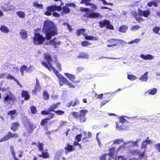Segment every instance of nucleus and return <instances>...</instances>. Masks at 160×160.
Segmentation results:
<instances>
[{
    "label": "nucleus",
    "instance_id": "nucleus-32",
    "mask_svg": "<svg viewBox=\"0 0 160 160\" xmlns=\"http://www.w3.org/2000/svg\"><path fill=\"white\" fill-rule=\"evenodd\" d=\"M128 27L126 25H122L120 26L119 28V31L122 32H125L128 29Z\"/></svg>",
    "mask_w": 160,
    "mask_h": 160
},
{
    "label": "nucleus",
    "instance_id": "nucleus-22",
    "mask_svg": "<svg viewBox=\"0 0 160 160\" xmlns=\"http://www.w3.org/2000/svg\"><path fill=\"white\" fill-rule=\"evenodd\" d=\"M89 18H95L102 17V16L100 13L97 12H91L89 14L88 16Z\"/></svg>",
    "mask_w": 160,
    "mask_h": 160
},
{
    "label": "nucleus",
    "instance_id": "nucleus-40",
    "mask_svg": "<svg viewBox=\"0 0 160 160\" xmlns=\"http://www.w3.org/2000/svg\"><path fill=\"white\" fill-rule=\"evenodd\" d=\"M147 5L149 7H151L152 5L155 7H157L158 6V4L156 2L151 1L148 2L147 4Z\"/></svg>",
    "mask_w": 160,
    "mask_h": 160
},
{
    "label": "nucleus",
    "instance_id": "nucleus-46",
    "mask_svg": "<svg viewBox=\"0 0 160 160\" xmlns=\"http://www.w3.org/2000/svg\"><path fill=\"white\" fill-rule=\"evenodd\" d=\"M36 126L35 124H33L31 122L29 124V128L32 131L31 133H32L33 130L36 128Z\"/></svg>",
    "mask_w": 160,
    "mask_h": 160
},
{
    "label": "nucleus",
    "instance_id": "nucleus-34",
    "mask_svg": "<svg viewBox=\"0 0 160 160\" xmlns=\"http://www.w3.org/2000/svg\"><path fill=\"white\" fill-rule=\"evenodd\" d=\"M0 30L3 33H8L9 32V30L6 26L2 25L0 28Z\"/></svg>",
    "mask_w": 160,
    "mask_h": 160
},
{
    "label": "nucleus",
    "instance_id": "nucleus-55",
    "mask_svg": "<svg viewBox=\"0 0 160 160\" xmlns=\"http://www.w3.org/2000/svg\"><path fill=\"white\" fill-rule=\"evenodd\" d=\"M82 136V134H78L76 136L75 138L78 142H80L81 140Z\"/></svg>",
    "mask_w": 160,
    "mask_h": 160
},
{
    "label": "nucleus",
    "instance_id": "nucleus-10",
    "mask_svg": "<svg viewBox=\"0 0 160 160\" xmlns=\"http://www.w3.org/2000/svg\"><path fill=\"white\" fill-rule=\"evenodd\" d=\"M146 152V150H144L143 152H141L139 150L135 149L131 150L130 152L131 154L132 155L135 156L138 155V159L141 160L144 157Z\"/></svg>",
    "mask_w": 160,
    "mask_h": 160
},
{
    "label": "nucleus",
    "instance_id": "nucleus-37",
    "mask_svg": "<svg viewBox=\"0 0 160 160\" xmlns=\"http://www.w3.org/2000/svg\"><path fill=\"white\" fill-rule=\"evenodd\" d=\"M27 67L25 65H22L21 66L20 68V71L22 75H23L24 71H26V72H28V70H27Z\"/></svg>",
    "mask_w": 160,
    "mask_h": 160
},
{
    "label": "nucleus",
    "instance_id": "nucleus-1",
    "mask_svg": "<svg viewBox=\"0 0 160 160\" xmlns=\"http://www.w3.org/2000/svg\"><path fill=\"white\" fill-rule=\"evenodd\" d=\"M42 30L45 34V38L39 33H34L33 40L34 44L39 45L42 44L45 40V38L50 40L53 36L58 34L56 25L52 22L46 20L44 22Z\"/></svg>",
    "mask_w": 160,
    "mask_h": 160
},
{
    "label": "nucleus",
    "instance_id": "nucleus-21",
    "mask_svg": "<svg viewBox=\"0 0 160 160\" xmlns=\"http://www.w3.org/2000/svg\"><path fill=\"white\" fill-rule=\"evenodd\" d=\"M62 11L61 12V15H64L65 14H68L70 13L71 10L67 6H64L62 8Z\"/></svg>",
    "mask_w": 160,
    "mask_h": 160
},
{
    "label": "nucleus",
    "instance_id": "nucleus-47",
    "mask_svg": "<svg viewBox=\"0 0 160 160\" xmlns=\"http://www.w3.org/2000/svg\"><path fill=\"white\" fill-rule=\"evenodd\" d=\"M33 6L34 7L39 8L40 9H42L43 8V5L41 4H38V2H34L33 3Z\"/></svg>",
    "mask_w": 160,
    "mask_h": 160
},
{
    "label": "nucleus",
    "instance_id": "nucleus-33",
    "mask_svg": "<svg viewBox=\"0 0 160 160\" xmlns=\"http://www.w3.org/2000/svg\"><path fill=\"white\" fill-rule=\"evenodd\" d=\"M78 58L88 59V55L86 53L81 52L77 57Z\"/></svg>",
    "mask_w": 160,
    "mask_h": 160
},
{
    "label": "nucleus",
    "instance_id": "nucleus-26",
    "mask_svg": "<svg viewBox=\"0 0 160 160\" xmlns=\"http://www.w3.org/2000/svg\"><path fill=\"white\" fill-rule=\"evenodd\" d=\"M140 57L144 60H151L153 58V56L150 54H147L144 55L143 54H141L140 55Z\"/></svg>",
    "mask_w": 160,
    "mask_h": 160
},
{
    "label": "nucleus",
    "instance_id": "nucleus-52",
    "mask_svg": "<svg viewBox=\"0 0 160 160\" xmlns=\"http://www.w3.org/2000/svg\"><path fill=\"white\" fill-rule=\"evenodd\" d=\"M140 28V27L138 25H134L132 27L131 29L132 31H134Z\"/></svg>",
    "mask_w": 160,
    "mask_h": 160
},
{
    "label": "nucleus",
    "instance_id": "nucleus-45",
    "mask_svg": "<svg viewBox=\"0 0 160 160\" xmlns=\"http://www.w3.org/2000/svg\"><path fill=\"white\" fill-rule=\"evenodd\" d=\"M30 110L31 113L33 114L36 113L37 112L36 107L33 106H31Z\"/></svg>",
    "mask_w": 160,
    "mask_h": 160
},
{
    "label": "nucleus",
    "instance_id": "nucleus-60",
    "mask_svg": "<svg viewBox=\"0 0 160 160\" xmlns=\"http://www.w3.org/2000/svg\"><path fill=\"white\" fill-rule=\"evenodd\" d=\"M80 10L82 12H87L90 10L89 8L81 7L80 8Z\"/></svg>",
    "mask_w": 160,
    "mask_h": 160
},
{
    "label": "nucleus",
    "instance_id": "nucleus-24",
    "mask_svg": "<svg viewBox=\"0 0 160 160\" xmlns=\"http://www.w3.org/2000/svg\"><path fill=\"white\" fill-rule=\"evenodd\" d=\"M46 152L42 151V154H39L38 156L40 157L43 158H48L50 157L49 153L48 152V150L46 149Z\"/></svg>",
    "mask_w": 160,
    "mask_h": 160
},
{
    "label": "nucleus",
    "instance_id": "nucleus-14",
    "mask_svg": "<svg viewBox=\"0 0 160 160\" xmlns=\"http://www.w3.org/2000/svg\"><path fill=\"white\" fill-rule=\"evenodd\" d=\"M65 153L67 154L68 152H71L75 150V148L72 145H70L69 143L66 144V146L64 148Z\"/></svg>",
    "mask_w": 160,
    "mask_h": 160
},
{
    "label": "nucleus",
    "instance_id": "nucleus-25",
    "mask_svg": "<svg viewBox=\"0 0 160 160\" xmlns=\"http://www.w3.org/2000/svg\"><path fill=\"white\" fill-rule=\"evenodd\" d=\"M83 35L84 37L87 40L96 41L98 40V38L96 37L88 35L86 33H84Z\"/></svg>",
    "mask_w": 160,
    "mask_h": 160
},
{
    "label": "nucleus",
    "instance_id": "nucleus-42",
    "mask_svg": "<svg viewBox=\"0 0 160 160\" xmlns=\"http://www.w3.org/2000/svg\"><path fill=\"white\" fill-rule=\"evenodd\" d=\"M109 97L110 96L109 95H106L105 96V98H109V99L108 100H103L101 101V105L103 106L108 102L110 100V99L109 98Z\"/></svg>",
    "mask_w": 160,
    "mask_h": 160
},
{
    "label": "nucleus",
    "instance_id": "nucleus-49",
    "mask_svg": "<svg viewBox=\"0 0 160 160\" xmlns=\"http://www.w3.org/2000/svg\"><path fill=\"white\" fill-rule=\"evenodd\" d=\"M57 58H56V60L55 61V62L57 64L56 65V67L58 69V70L60 71H61L62 70V68L61 67V64L58 62H57Z\"/></svg>",
    "mask_w": 160,
    "mask_h": 160
},
{
    "label": "nucleus",
    "instance_id": "nucleus-30",
    "mask_svg": "<svg viewBox=\"0 0 160 160\" xmlns=\"http://www.w3.org/2000/svg\"><path fill=\"white\" fill-rule=\"evenodd\" d=\"M148 72H145L143 75L141 76L139 78V79L143 82H146L148 79Z\"/></svg>",
    "mask_w": 160,
    "mask_h": 160
},
{
    "label": "nucleus",
    "instance_id": "nucleus-31",
    "mask_svg": "<svg viewBox=\"0 0 160 160\" xmlns=\"http://www.w3.org/2000/svg\"><path fill=\"white\" fill-rule=\"evenodd\" d=\"M157 91V89L156 88H154L152 89L148 90L145 92V93H148L151 95H154L156 93Z\"/></svg>",
    "mask_w": 160,
    "mask_h": 160
},
{
    "label": "nucleus",
    "instance_id": "nucleus-20",
    "mask_svg": "<svg viewBox=\"0 0 160 160\" xmlns=\"http://www.w3.org/2000/svg\"><path fill=\"white\" fill-rule=\"evenodd\" d=\"M19 124L18 122H15L12 123L10 127V129L14 132H16L18 130Z\"/></svg>",
    "mask_w": 160,
    "mask_h": 160
},
{
    "label": "nucleus",
    "instance_id": "nucleus-58",
    "mask_svg": "<svg viewBox=\"0 0 160 160\" xmlns=\"http://www.w3.org/2000/svg\"><path fill=\"white\" fill-rule=\"evenodd\" d=\"M127 120L123 117H121L119 118V122L120 123L123 124Z\"/></svg>",
    "mask_w": 160,
    "mask_h": 160
},
{
    "label": "nucleus",
    "instance_id": "nucleus-51",
    "mask_svg": "<svg viewBox=\"0 0 160 160\" xmlns=\"http://www.w3.org/2000/svg\"><path fill=\"white\" fill-rule=\"evenodd\" d=\"M81 44L83 47H86L90 45L91 43L88 41H84L82 42Z\"/></svg>",
    "mask_w": 160,
    "mask_h": 160
},
{
    "label": "nucleus",
    "instance_id": "nucleus-50",
    "mask_svg": "<svg viewBox=\"0 0 160 160\" xmlns=\"http://www.w3.org/2000/svg\"><path fill=\"white\" fill-rule=\"evenodd\" d=\"M17 112L16 110H13L10 111L8 112L7 114L8 115L12 116L15 114Z\"/></svg>",
    "mask_w": 160,
    "mask_h": 160
},
{
    "label": "nucleus",
    "instance_id": "nucleus-62",
    "mask_svg": "<svg viewBox=\"0 0 160 160\" xmlns=\"http://www.w3.org/2000/svg\"><path fill=\"white\" fill-rule=\"evenodd\" d=\"M67 6L68 7H72L75 8L76 7V5L73 3H68L67 5Z\"/></svg>",
    "mask_w": 160,
    "mask_h": 160
},
{
    "label": "nucleus",
    "instance_id": "nucleus-56",
    "mask_svg": "<svg viewBox=\"0 0 160 160\" xmlns=\"http://www.w3.org/2000/svg\"><path fill=\"white\" fill-rule=\"evenodd\" d=\"M116 160H126V158L123 156H119L116 158Z\"/></svg>",
    "mask_w": 160,
    "mask_h": 160
},
{
    "label": "nucleus",
    "instance_id": "nucleus-7",
    "mask_svg": "<svg viewBox=\"0 0 160 160\" xmlns=\"http://www.w3.org/2000/svg\"><path fill=\"white\" fill-rule=\"evenodd\" d=\"M56 75L59 79V83L60 86H62L63 85H67L69 88H75V86L62 74L58 73Z\"/></svg>",
    "mask_w": 160,
    "mask_h": 160
},
{
    "label": "nucleus",
    "instance_id": "nucleus-36",
    "mask_svg": "<svg viewBox=\"0 0 160 160\" xmlns=\"http://www.w3.org/2000/svg\"><path fill=\"white\" fill-rule=\"evenodd\" d=\"M42 96L44 100H48L49 99V95L47 91H43L42 92Z\"/></svg>",
    "mask_w": 160,
    "mask_h": 160
},
{
    "label": "nucleus",
    "instance_id": "nucleus-13",
    "mask_svg": "<svg viewBox=\"0 0 160 160\" xmlns=\"http://www.w3.org/2000/svg\"><path fill=\"white\" fill-rule=\"evenodd\" d=\"M147 139L143 141L141 144L140 148L141 149H144L145 150L147 147V144H150L152 142L151 140L148 139L149 137H147Z\"/></svg>",
    "mask_w": 160,
    "mask_h": 160
},
{
    "label": "nucleus",
    "instance_id": "nucleus-59",
    "mask_svg": "<svg viewBox=\"0 0 160 160\" xmlns=\"http://www.w3.org/2000/svg\"><path fill=\"white\" fill-rule=\"evenodd\" d=\"M88 5L89 6H90L92 7V8L94 9H97L98 8L97 6L96 5L93 4L92 3H90V4H88Z\"/></svg>",
    "mask_w": 160,
    "mask_h": 160
},
{
    "label": "nucleus",
    "instance_id": "nucleus-23",
    "mask_svg": "<svg viewBox=\"0 0 160 160\" xmlns=\"http://www.w3.org/2000/svg\"><path fill=\"white\" fill-rule=\"evenodd\" d=\"M41 114L42 115H49L50 117L48 118H53L55 116V114L51 112L50 111H49L48 110L47 111L44 110L42 111L41 112Z\"/></svg>",
    "mask_w": 160,
    "mask_h": 160
},
{
    "label": "nucleus",
    "instance_id": "nucleus-17",
    "mask_svg": "<svg viewBox=\"0 0 160 160\" xmlns=\"http://www.w3.org/2000/svg\"><path fill=\"white\" fill-rule=\"evenodd\" d=\"M60 104L61 102H59L52 104L49 106L48 108V110L50 112H55L56 111H55L54 110L57 108Z\"/></svg>",
    "mask_w": 160,
    "mask_h": 160
},
{
    "label": "nucleus",
    "instance_id": "nucleus-18",
    "mask_svg": "<svg viewBox=\"0 0 160 160\" xmlns=\"http://www.w3.org/2000/svg\"><path fill=\"white\" fill-rule=\"evenodd\" d=\"M50 44L54 46V48H56L58 46L61 44V42L57 39L56 37H54L51 40H50Z\"/></svg>",
    "mask_w": 160,
    "mask_h": 160
},
{
    "label": "nucleus",
    "instance_id": "nucleus-8",
    "mask_svg": "<svg viewBox=\"0 0 160 160\" xmlns=\"http://www.w3.org/2000/svg\"><path fill=\"white\" fill-rule=\"evenodd\" d=\"M18 137V134L16 132L12 133L10 131H9L8 132L7 134L0 139V142L8 141L11 138H17Z\"/></svg>",
    "mask_w": 160,
    "mask_h": 160
},
{
    "label": "nucleus",
    "instance_id": "nucleus-63",
    "mask_svg": "<svg viewBox=\"0 0 160 160\" xmlns=\"http://www.w3.org/2000/svg\"><path fill=\"white\" fill-rule=\"evenodd\" d=\"M155 146L158 152H160V143H158L157 144H155Z\"/></svg>",
    "mask_w": 160,
    "mask_h": 160
},
{
    "label": "nucleus",
    "instance_id": "nucleus-16",
    "mask_svg": "<svg viewBox=\"0 0 160 160\" xmlns=\"http://www.w3.org/2000/svg\"><path fill=\"white\" fill-rule=\"evenodd\" d=\"M79 104V100L76 98L74 101H71L69 102L67 104L66 106L68 108H70L71 107H74Z\"/></svg>",
    "mask_w": 160,
    "mask_h": 160
},
{
    "label": "nucleus",
    "instance_id": "nucleus-2",
    "mask_svg": "<svg viewBox=\"0 0 160 160\" xmlns=\"http://www.w3.org/2000/svg\"><path fill=\"white\" fill-rule=\"evenodd\" d=\"M138 12L136 11L132 12V15L135 18L136 21L139 22L141 21H144V19L142 17V16L147 18L151 14V11L149 9L143 10L138 8Z\"/></svg>",
    "mask_w": 160,
    "mask_h": 160
},
{
    "label": "nucleus",
    "instance_id": "nucleus-44",
    "mask_svg": "<svg viewBox=\"0 0 160 160\" xmlns=\"http://www.w3.org/2000/svg\"><path fill=\"white\" fill-rule=\"evenodd\" d=\"M44 144L42 143L39 142L38 144L37 147L38 148V150L40 151L43 150V147Z\"/></svg>",
    "mask_w": 160,
    "mask_h": 160
},
{
    "label": "nucleus",
    "instance_id": "nucleus-5",
    "mask_svg": "<svg viewBox=\"0 0 160 160\" xmlns=\"http://www.w3.org/2000/svg\"><path fill=\"white\" fill-rule=\"evenodd\" d=\"M79 113L78 112H73L71 113L75 118L79 121L80 123L85 122L87 120L86 114L88 112L87 110H81L79 111Z\"/></svg>",
    "mask_w": 160,
    "mask_h": 160
},
{
    "label": "nucleus",
    "instance_id": "nucleus-12",
    "mask_svg": "<svg viewBox=\"0 0 160 160\" xmlns=\"http://www.w3.org/2000/svg\"><path fill=\"white\" fill-rule=\"evenodd\" d=\"M64 74L70 81L74 83H77L80 82V80L75 81H74L76 79V77L73 74H70L67 72L64 73Z\"/></svg>",
    "mask_w": 160,
    "mask_h": 160
},
{
    "label": "nucleus",
    "instance_id": "nucleus-15",
    "mask_svg": "<svg viewBox=\"0 0 160 160\" xmlns=\"http://www.w3.org/2000/svg\"><path fill=\"white\" fill-rule=\"evenodd\" d=\"M36 83L35 88L32 91V93L33 94H35L38 91H40L41 89L40 84L38 78H36Z\"/></svg>",
    "mask_w": 160,
    "mask_h": 160
},
{
    "label": "nucleus",
    "instance_id": "nucleus-27",
    "mask_svg": "<svg viewBox=\"0 0 160 160\" xmlns=\"http://www.w3.org/2000/svg\"><path fill=\"white\" fill-rule=\"evenodd\" d=\"M20 34L21 38L23 39H26L28 38L27 32L24 29H22L20 32Z\"/></svg>",
    "mask_w": 160,
    "mask_h": 160
},
{
    "label": "nucleus",
    "instance_id": "nucleus-61",
    "mask_svg": "<svg viewBox=\"0 0 160 160\" xmlns=\"http://www.w3.org/2000/svg\"><path fill=\"white\" fill-rule=\"evenodd\" d=\"M7 78L8 79H13L14 81H15V80L16 79L14 78L13 76H12L10 74H8L7 77Z\"/></svg>",
    "mask_w": 160,
    "mask_h": 160
},
{
    "label": "nucleus",
    "instance_id": "nucleus-35",
    "mask_svg": "<svg viewBox=\"0 0 160 160\" xmlns=\"http://www.w3.org/2000/svg\"><path fill=\"white\" fill-rule=\"evenodd\" d=\"M52 119L50 118H47L42 119L40 122L41 125L42 126H44L46 125L48 122V120Z\"/></svg>",
    "mask_w": 160,
    "mask_h": 160
},
{
    "label": "nucleus",
    "instance_id": "nucleus-43",
    "mask_svg": "<svg viewBox=\"0 0 160 160\" xmlns=\"http://www.w3.org/2000/svg\"><path fill=\"white\" fill-rule=\"evenodd\" d=\"M128 78L131 81L137 79V77L133 75L128 74Z\"/></svg>",
    "mask_w": 160,
    "mask_h": 160
},
{
    "label": "nucleus",
    "instance_id": "nucleus-39",
    "mask_svg": "<svg viewBox=\"0 0 160 160\" xmlns=\"http://www.w3.org/2000/svg\"><path fill=\"white\" fill-rule=\"evenodd\" d=\"M16 13L20 18H24L25 17V14L23 12L19 11L17 12Z\"/></svg>",
    "mask_w": 160,
    "mask_h": 160
},
{
    "label": "nucleus",
    "instance_id": "nucleus-3",
    "mask_svg": "<svg viewBox=\"0 0 160 160\" xmlns=\"http://www.w3.org/2000/svg\"><path fill=\"white\" fill-rule=\"evenodd\" d=\"M62 7L60 6H57L55 5H52L46 8L47 11L44 12L45 15L47 16H50L52 15L53 16L56 18H59L60 15L57 12L56 10L60 12L62 10Z\"/></svg>",
    "mask_w": 160,
    "mask_h": 160
},
{
    "label": "nucleus",
    "instance_id": "nucleus-64",
    "mask_svg": "<svg viewBox=\"0 0 160 160\" xmlns=\"http://www.w3.org/2000/svg\"><path fill=\"white\" fill-rule=\"evenodd\" d=\"M107 154H103L100 157V160H106V157Z\"/></svg>",
    "mask_w": 160,
    "mask_h": 160
},
{
    "label": "nucleus",
    "instance_id": "nucleus-6",
    "mask_svg": "<svg viewBox=\"0 0 160 160\" xmlns=\"http://www.w3.org/2000/svg\"><path fill=\"white\" fill-rule=\"evenodd\" d=\"M17 100L16 97L11 91L8 93H5L4 96L3 102L4 103L8 105L11 103H14Z\"/></svg>",
    "mask_w": 160,
    "mask_h": 160
},
{
    "label": "nucleus",
    "instance_id": "nucleus-29",
    "mask_svg": "<svg viewBox=\"0 0 160 160\" xmlns=\"http://www.w3.org/2000/svg\"><path fill=\"white\" fill-rule=\"evenodd\" d=\"M115 150V148L114 147H112L109 149V152L108 155L111 158H114V152Z\"/></svg>",
    "mask_w": 160,
    "mask_h": 160
},
{
    "label": "nucleus",
    "instance_id": "nucleus-19",
    "mask_svg": "<svg viewBox=\"0 0 160 160\" xmlns=\"http://www.w3.org/2000/svg\"><path fill=\"white\" fill-rule=\"evenodd\" d=\"M21 96L22 98H24V100H28L30 98L28 92L25 90H22V91Z\"/></svg>",
    "mask_w": 160,
    "mask_h": 160
},
{
    "label": "nucleus",
    "instance_id": "nucleus-38",
    "mask_svg": "<svg viewBox=\"0 0 160 160\" xmlns=\"http://www.w3.org/2000/svg\"><path fill=\"white\" fill-rule=\"evenodd\" d=\"M124 142V139L122 138H121L120 139H116L113 142V144H119L121 143Z\"/></svg>",
    "mask_w": 160,
    "mask_h": 160
},
{
    "label": "nucleus",
    "instance_id": "nucleus-41",
    "mask_svg": "<svg viewBox=\"0 0 160 160\" xmlns=\"http://www.w3.org/2000/svg\"><path fill=\"white\" fill-rule=\"evenodd\" d=\"M86 30L85 29L81 28L78 30L77 31V34L78 36H79L81 34H83V33L86 31Z\"/></svg>",
    "mask_w": 160,
    "mask_h": 160
},
{
    "label": "nucleus",
    "instance_id": "nucleus-48",
    "mask_svg": "<svg viewBox=\"0 0 160 160\" xmlns=\"http://www.w3.org/2000/svg\"><path fill=\"white\" fill-rule=\"evenodd\" d=\"M58 115H62L65 113V112L61 110H58L55 112Z\"/></svg>",
    "mask_w": 160,
    "mask_h": 160
},
{
    "label": "nucleus",
    "instance_id": "nucleus-11",
    "mask_svg": "<svg viewBox=\"0 0 160 160\" xmlns=\"http://www.w3.org/2000/svg\"><path fill=\"white\" fill-rule=\"evenodd\" d=\"M119 39L112 38L107 40V42L108 43L107 45L108 47H111L113 46H116L117 45L118 42L120 41Z\"/></svg>",
    "mask_w": 160,
    "mask_h": 160
},
{
    "label": "nucleus",
    "instance_id": "nucleus-53",
    "mask_svg": "<svg viewBox=\"0 0 160 160\" xmlns=\"http://www.w3.org/2000/svg\"><path fill=\"white\" fill-rule=\"evenodd\" d=\"M160 30V28L158 27H155L153 29V31L156 34H158Z\"/></svg>",
    "mask_w": 160,
    "mask_h": 160
},
{
    "label": "nucleus",
    "instance_id": "nucleus-57",
    "mask_svg": "<svg viewBox=\"0 0 160 160\" xmlns=\"http://www.w3.org/2000/svg\"><path fill=\"white\" fill-rule=\"evenodd\" d=\"M64 25H66L67 27V28L70 32L72 31V28L71 26L69 25L68 23L67 22H64L63 23Z\"/></svg>",
    "mask_w": 160,
    "mask_h": 160
},
{
    "label": "nucleus",
    "instance_id": "nucleus-54",
    "mask_svg": "<svg viewBox=\"0 0 160 160\" xmlns=\"http://www.w3.org/2000/svg\"><path fill=\"white\" fill-rule=\"evenodd\" d=\"M140 142V140L139 139H137L134 142H132V143L133 144V146H136L137 147H138L139 145L138 144V143Z\"/></svg>",
    "mask_w": 160,
    "mask_h": 160
},
{
    "label": "nucleus",
    "instance_id": "nucleus-28",
    "mask_svg": "<svg viewBox=\"0 0 160 160\" xmlns=\"http://www.w3.org/2000/svg\"><path fill=\"white\" fill-rule=\"evenodd\" d=\"M10 151L11 152L12 157L14 159L13 160H19L17 157L16 155V153L14 149V147L11 146L10 147Z\"/></svg>",
    "mask_w": 160,
    "mask_h": 160
},
{
    "label": "nucleus",
    "instance_id": "nucleus-9",
    "mask_svg": "<svg viewBox=\"0 0 160 160\" xmlns=\"http://www.w3.org/2000/svg\"><path fill=\"white\" fill-rule=\"evenodd\" d=\"M99 27L101 28L106 27V28L110 30L114 29L113 26L110 24V22L107 19H104L103 21H99Z\"/></svg>",
    "mask_w": 160,
    "mask_h": 160
},
{
    "label": "nucleus",
    "instance_id": "nucleus-4",
    "mask_svg": "<svg viewBox=\"0 0 160 160\" xmlns=\"http://www.w3.org/2000/svg\"><path fill=\"white\" fill-rule=\"evenodd\" d=\"M44 59L48 63L44 61H42L41 62L42 65L50 71L52 70L56 75L58 74V71L54 67L52 66L51 62L52 61V59L51 55L48 53L44 54Z\"/></svg>",
    "mask_w": 160,
    "mask_h": 160
}]
</instances>
